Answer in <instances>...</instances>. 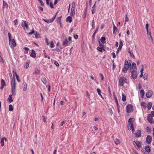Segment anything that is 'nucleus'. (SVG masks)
<instances>
[{"label": "nucleus", "mask_w": 154, "mask_h": 154, "mask_svg": "<svg viewBox=\"0 0 154 154\" xmlns=\"http://www.w3.org/2000/svg\"><path fill=\"white\" fill-rule=\"evenodd\" d=\"M8 36L9 37V44L11 48H13L16 46V43L14 39H12V37L11 34L10 32L8 33Z\"/></svg>", "instance_id": "nucleus-1"}, {"label": "nucleus", "mask_w": 154, "mask_h": 154, "mask_svg": "<svg viewBox=\"0 0 154 154\" xmlns=\"http://www.w3.org/2000/svg\"><path fill=\"white\" fill-rule=\"evenodd\" d=\"M119 85L120 86H123L125 83H128L127 79L124 76L119 77Z\"/></svg>", "instance_id": "nucleus-2"}, {"label": "nucleus", "mask_w": 154, "mask_h": 154, "mask_svg": "<svg viewBox=\"0 0 154 154\" xmlns=\"http://www.w3.org/2000/svg\"><path fill=\"white\" fill-rule=\"evenodd\" d=\"M129 67L128 62L127 60H125L124 63V66L122 69V71L126 73L128 70Z\"/></svg>", "instance_id": "nucleus-3"}, {"label": "nucleus", "mask_w": 154, "mask_h": 154, "mask_svg": "<svg viewBox=\"0 0 154 154\" xmlns=\"http://www.w3.org/2000/svg\"><path fill=\"white\" fill-rule=\"evenodd\" d=\"M75 2H73L72 3V7L71 9V11L70 13V15L71 16L73 17L75 15Z\"/></svg>", "instance_id": "nucleus-4"}, {"label": "nucleus", "mask_w": 154, "mask_h": 154, "mask_svg": "<svg viewBox=\"0 0 154 154\" xmlns=\"http://www.w3.org/2000/svg\"><path fill=\"white\" fill-rule=\"evenodd\" d=\"M133 143L134 146L137 149H139L141 147V144L140 142L138 141H134Z\"/></svg>", "instance_id": "nucleus-5"}, {"label": "nucleus", "mask_w": 154, "mask_h": 154, "mask_svg": "<svg viewBox=\"0 0 154 154\" xmlns=\"http://www.w3.org/2000/svg\"><path fill=\"white\" fill-rule=\"evenodd\" d=\"M126 108L127 112L128 113H131L133 111V107L131 104L128 105Z\"/></svg>", "instance_id": "nucleus-6"}, {"label": "nucleus", "mask_w": 154, "mask_h": 154, "mask_svg": "<svg viewBox=\"0 0 154 154\" xmlns=\"http://www.w3.org/2000/svg\"><path fill=\"white\" fill-rule=\"evenodd\" d=\"M131 75L132 78L134 79H136L137 78V72L136 71H131Z\"/></svg>", "instance_id": "nucleus-7"}, {"label": "nucleus", "mask_w": 154, "mask_h": 154, "mask_svg": "<svg viewBox=\"0 0 154 154\" xmlns=\"http://www.w3.org/2000/svg\"><path fill=\"white\" fill-rule=\"evenodd\" d=\"M147 119L149 123L151 124L152 123V117L151 114H149L148 115Z\"/></svg>", "instance_id": "nucleus-8"}, {"label": "nucleus", "mask_w": 154, "mask_h": 154, "mask_svg": "<svg viewBox=\"0 0 154 154\" xmlns=\"http://www.w3.org/2000/svg\"><path fill=\"white\" fill-rule=\"evenodd\" d=\"M128 129L130 130H131L132 132L134 131V126L133 124L131 123H128Z\"/></svg>", "instance_id": "nucleus-9"}, {"label": "nucleus", "mask_w": 154, "mask_h": 154, "mask_svg": "<svg viewBox=\"0 0 154 154\" xmlns=\"http://www.w3.org/2000/svg\"><path fill=\"white\" fill-rule=\"evenodd\" d=\"M70 43L68 42L67 39H66L63 41V45L66 47L69 45Z\"/></svg>", "instance_id": "nucleus-10"}, {"label": "nucleus", "mask_w": 154, "mask_h": 154, "mask_svg": "<svg viewBox=\"0 0 154 154\" xmlns=\"http://www.w3.org/2000/svg\"><path fill=\"white\" fill-rule=\"evenodd\" d=\"M153 94V92L151 90H149L148 91H147L146 94V97L148 98H149L151 97L152 96Z\"/></svg>", "instance_id": "nucleus-11"}, {"label": "nucleus", "mask_w": 154, "mask_h": 154, "mask_svg": "<svg viewBox=\"0 0 154 154\" xmlns=\"http://www.w3.org/2000/svg\"><path fill=\"white\" fill-rule=\"evenodd\" d=\"M152 137L149 135H148L147 136L146 138V142L148 144H149L151 143L152 141Z\"/></svg>", "instance_id": "nucleus-12"}, {"label": "nucleus", "mask_w": 154, "mask_h": 154, "mask_svg": "<svg viewBox=\"0 0 154 154\" xmlns=\"http://www.w3.org/2000/svg\"><path fill=\"white\" fill-rule=\"evenodd\" d=\"M131 71L137 70L136 64L134 63H133L132 64V66L130 69Z\"/></svg>", "instance_id": "nucleus-13"}, {"label": "nucleus", "mask_w": 154, "mask_h": 154, "mask_svg": "<svg viewBox=\"0 0 154 154\" xmlns=\"http://www.w3.org/2000/svg\"><path fill=\"white\" fill-rule=\"evenodd\" d=\"M135 135L137 137H140L141 136V131L140 130H137L135 134Z\"/></svg>", "instance_id": "nucleus-14"}, {"label": "nucleus", "mask_w": 154, "mask_h": 154, "mask_svg": "<svg viewBox=\"0 0 154 154\" xmlns=\"http://www.w3.org/2000/svg\"><path fill=\"white\" fill-rule=\"evenodd\" d=\"M21 25L24 28L26 27V29H28V25L27 24L25 20H23V21L21 24Z\"/></svg>", "instance_id": "nucleus-15"}, {"label": "nucleus", "mask_w": 154, "mask_h": 154, "mask_svg": "<svg viewBox=\"0 0 154 154\" xmlns=\"http://www.w3.org/2000/svg\"><path fill=\"white\" fill-rule=\"evenodd\" d=\"M8 8V5L7 3L5 2L4 1H3V11H4L5 9V8Z\"/></svg>", "instance_id": "nucleus-16"}, {"label": "nucleus", "mask_w": 154, "mask_h": 154, "mask_svg": "<svg viewBox=\"0 0 154 154\" xmlns=\"http://www.w3.org/2000/svg\"><path fill=\"white\" fill-rule=\"evenodd\" d=\"M11 88H13L16 89V84L15 79H14L13 80H12L11 81Z\"/></svg>", "instance_id": "nucleus-17"}, {"label": "nucleus", "mask_w": 154, "mask_h": 154, "mask_svg": "<svg viewBox=\"0 0 154 154\" xmlns=\"http://www.w3.org/2000/svg\"><path fill=\"white\" fill-rule=\"evenodd\" d=\"M96 2H95V3L94 4L92 8L91 13L92 14H94L96 11V6L95 4Z\"/></svg>", "instance_id": "nucleus-18"}, {"label": "nucleus", "mask_w": 154, "mask_h": 154, "mask_svg": "<svg viewBox=\"0 0 154 154\" xmlns=\"http://www.w3.org/2000/svg\"><path fill=\"white\" fill-rule=\"evenodd\" d=\"M23 91H26L27 89V85L26 83L24 82L23 85Z\"/></svg>", "instance_id": "nucleus-19"}, {"label": "nucleus", "mask_w": 154, "mask_h": 154, "mask_svg": "<svg viewBox=\"0 0 154 154\" xmlns=\"http://www.w3.org/2000/svg\"><path fill=\"white\" fill-rule=\"evenodd\" d=\"M32 51L31 54H30V56L32 57L35 58L36 57V54L35 52V51L33 50H32Z\"/></svg>", "instance_id": "nucleus-20"}, {"label": "nucleus", "mask_w": 154, "mask_h": 154, "mask_svg": "<svg viewBox=\"0 0 154 154\" xmlns=\"http://www.w3.org/2000/svg\"><path fill=\"white\" fill-rule=\"evenodd\" d=\"M12 95L11 94H10L8 97V103H10L13 102V100L12 98Z\"/></svg>", "instance_id": "nucleus-21"}, {"label": "nucleus", "mask_w": 154, "mask_h": 154, "mask_svg": "<svg viewBox=\"0 0 154 154\" xmlns=\"http://www.w3.org/2000/svg\"><path fill=\"white\" fill-rule=\"evenodd\" d=\"M5 140L6 141H7V139L5 137L3 138L1 140L0 143L2 146H3L4 145V140Z\"/></svg>", "instance_id": "nucleus-22"}, {"label": "nucleus", "mask_w": 154, "mask_h": 154, "mask_svg": "<svg viewBox=\"0 0 154 154\" xmlns=\"http://www.w3.org/2000/svg\"><path fill=\"white\" fill-rule=\"evenodd\" d=\"M144 94V92L143 90L140 91V96L141 98H143Z\"/></svg>", "instance_id": "nucleus-23"}, {"label": "nucleus", "mask_w": 154, "mask_h": 154, "mask_svg": "<svg viewBox=\"0 0 154 154\" xmlns=\"http://www.w3.org/2000/svg\"><path fill=\"white\" fill-rule=\"evenodd\" d=\"M72 17L70 16H69L67 18L66 20L67 22H68L69 23H71L72 21Z\"/></svg>", "instance_id": "nucleus-24"}, {"label": "nucleus", "mask_w": 154, "mask_h": 154, "mask_svg": "<svg viewBox=\"0 0 154 154\" xmlns=\"http://www.w3.org/2000/svg\"><path fill=\"white\" fill-rule=\"evenodd\" d=\"M41 80L44 84L46 85L47 83L46 79L45 77H43L42 78Z\"/></svg>", "instance_id": "nucleus-25"}, {"label": "nucleus", "mask_w": 154, "mask_h": 154, "mask_svg": "<svg viewBox=\"0 0 154 154\" xmlns=\"http://www.w3.org/2000/svg\"><path fill=\"white\" fill-rule=\"evenodd\" d=\"M122 46H123V42L121 40H120V42H119V46L118 48L119 50H121V49H122Z\"/></svg>", "instance_id": "nucleus-26"}, {"label": "nucleus", "mask_w": 154, "mask_h": 154, "mask_svg": "<svg viewBox=\"0 0 154 154\" xmlns=\"http://www.w3.org/2000/svg\"><path fill=\"white\" fill-rule=\"evenodd\" d=\"M145 149L146 151L148 152H150V148L149 146H146L145 148Z\"/></svg>", "instance_id": "nucleus-27"}, {"label": "nucleus", "mask_w": 154, "mask_h": 154, "mask_svg": "<svg viewBox=\"0 0 154 154\" xmlns=\"http://www.w3.org/2000/svg\"><path fill=\"white\" fill-rule=\"evenodd\" d=\"M97 91L99 95L101 97V98L103 99V97L102 95L101 94V92L100 90L99 89L97 88Z\"/></svg>", "instance_id": "nucleus-28"}, {"label": "nucleus", "mask_w": 154, "mask_h": 154, "mask_svg": "<svg viewBox=\"0 0 154 154\" xmlns=\"http://www.w3.org/2000/svg\"><path fill=\"white\" fill-rule=\"evenodd\" d=\"M113 33L114 34H116L119 32L118 29L116 27V29H113Z\"/></svg>", "instance_id": "nucleus-29"}, {"label": "nucleus", "mask_w": 154, "mask_h": 154, "mask_svg": "<svg viewBox=\"0 0 154 154\" xmlns=\"http://www.w3.org/2000/svg\"><path fill=\"white\" fill-rule=\"evenodd\" d=\"M128 50L129 51H128V52L129 53L130 56L131 57H132L133 58H134L135 57V56L134 55L133 53L132 52H131L130 51V48Z\"/></svg>", "instance_id": "nucleus-30"}, {"label": "nucleus", "mask_w": 154, "mask_h": 154, "mask_svg": "<svg viewBox=\"0 0 154 154\" xmlns=\"http://www.w3.org/2000/svg\"><path fill=\"white\" fill-rule=\"evenodd\" d=\"M152 106V102H149L147 106V108L149 110L150 109Z\"/></svg>", "instance_id": "nucleus-31"}, {"label": "nucleus", "mask_w": 154, "mask_h": 154, "mask_svg": "<svg viewBox=\"0 0 154 154\" xmlns=\"http://www.w3.org/2000/svg\"><path fill=\"white\" fill-rule=\"evenodd\" d=\"M122 100L123 101H125L126 100V97L125 95L124 94H122Z\"/></svg>", "instance_id": "nucleus-32"}, {"label": "nucleus", "mask_w": 154, "mask_h": 154, "mask_svg": "<svg viewBox=\"0 0 154 154\" xmlns=\"http://www.w3.org/2000/svg\"><path fill=\"white\" fill-rule=\"evenodd\" d=\"M146 103L145 102H143L140 103V105L141 106H143L145 109L146 108Z\"/></svg>", "instance_id": "nucleus-33"}, {"label": "nucleus", "mask_w": 154, "mask_h": 154, "mask_svg": "<svg viewBox=\"0 0 154 154\" xmlns=\"http://www.w3.org/2000/svg\"><path fill=\"white\" fill-rule=\"evenodd\" d=\"M105 40L106 38L104 37H101L100 39L101 41L103 44H104L105 43Z\"/></svg>", "instance_id": "nucleus-34"}, {"label": "nucleus", "mask_w": 154, "mask_h": 154, "mask_svg": "<svg viewBox=\"0 0 154 154\" xmlns=\"http://www.w3.org/2000/svg\"><path fill=\"white\" fill-rule=\"evenodd\" d=\"M97 49L98 50V51L102 52L103 50L104 51L105 50L104 48H103L99 47H97Z\"/></svg>", "instance_id": "nucleus-35"}, {"label": "nucleus", "mask_w": 154, "mask_h": 154, "mask_svg": "<svg viewBox=\"0 0 154 154\" xmlns=\"http://www.w3.org/2000/svg\"><path fill=\"white\" fill-rule=\"evenodd\" d=\"M13 107L11 104H10L9 106V109L10 111H12L13 110Z\"/></svg>", "instance_id": "nucleus-36"}, {"label": "nucleus", "mask_w": 154, "mask_h": 154, "mask_svg": "<svg viewBox=\"0 0 154 154\" xmlns=\"http://www.w3.org/2000/svg\"><path fill=\"white\" fill-rule=\"evenodd\" d=\"M1 85L5 86L6 85V83L5 80L3 79H2L1 80Z\"/></svg>", "instance_id": "nucleus-37"}, {"label": "nucleus", "mask_w": 154, "mask_h": 154, "mask_svg": "<svg viewBox=\"0 0 154 154\" xmlns=\"http://www.w3.org/2000/svg\"><path fill=\"white\" fill-rule=\"evenodd\" d=\"M16 91V89H14L13 88H11V91L12 92V95H16V93H15Z\"/></svg>", "instance_id": "nucleus-38"}, {"label": "nucleus", "mask_w": 154, "mask_h": 154, "mask_svg": "<svg viewBox=\"0 0 154 154\" xmlns=\"http://www.w3.org/2000/svg\"><path fill=\"white\" fill-rule=\"evenodd\" d=\"M143 67L141 69H140V72L141 74L140 75V77H142L143 76Z\"/></svg>", "instance_id": "nucleus-39"}, {"label": "nucleus", "mask_w": 154, "mask_h": 154, "mask_svg": "<svg viewBox=\"0 0 154 154\" xmlns=\"http://www.w3.org/2000/svg\"><path fill=\"white\" fill-rule=\"evenodd\" d=\"M15 76H16V79H17V81L18 82H20V80L19 79V77L18 76V75H17V73L16 72H15Z\"/></svg>", "instance_id": "nucleus-40"}, {"label": "nucleus", "mask_w": 154, "mask_h": 154, "mask_svg": "<svg viewBox=\"0 0 154 154\" xmlns=\"http://www.w3.org/2000/svg\"><path fill=\"white\" fill-rule=\"evenodd\" d=\"M97 31H98V29H97V28L96 29L95 31L94 32V33H93V35L92 38H93V39L94 40V39L95 35L96 34L97 32Z\"/></svg>", "instance_id": "nucleus-41"}, {"label": "nucleus", "mask_w": 154, "mask_h": 154, "mask_svg": "<svg viewBox=\"0 0 154 154\" xmlns=\"http://www.w3.org/2000/svg\"><path fill=\"white\" fill-rule=\"evenodd\" d=\"M50 46L51 48H53L54 46V45L53 43V41H51L50 42Z\"/></svg>", "instance_id": "nucleus-42"}, {"label": "nucleus", "mask_w": 154, "mask_h": 154, "mask_svg": "<svg viewBox=\"0 0 154 154\" xmlns=\"http://www.w3.org/2000/svg\"><path fill=\"white\" fill-rule=\"evenodd\" d=\"M114 141L115 143L116 144H118L120 143L119 140L117 138L115 139V140H114Z\"/></svg>", "instance_id": "nucleus-43"}, {"label": "nucleus", "mask_w": 154, "mask_h": 154, "mask_svg": "<svg viewBox=\"0 0 154 154\" xmlns=\"http://www.w3.org/2000/svg\"><path fill=\"white\" fill-rule=\"evenodd\" d=\"M29 62L27 61L26 63V64L25 65V67L26 69H27L29 66Z\"/></svg>", "instance_id": "nucleus-44"}, {"label": "nucleus", "mask_w": 154, "mask_h": 154, "mask_svg": "<svg viewBox=\"0 0 154 154\" xmlns=\"http://www.w3.org/2000/svg\"><path fill=\"white\" fill-rule=\"evenodd\" d=\"M35 37L36 38H38L40 37V35L37 32H36L35 34Z\"/></svg>", "instance_id": "nucleus-45"}, {"label": "nucleus", "mask_w": 154, "mask_h": 154, "mask_svg": "<svg viewBox=\"0 0 154 154\" xmlns=\"http://www.w3.org/2000/svg\"><path fill=\"white\" fill-rule=\"evenodd\" d=\"M56 17V15L54 16V17L51 19L50 20V22L51 23H52L54 20L55 19V18Z\"/></svg>", "instance_id": "nucleus-46"}, {"label": "nucleus", "mask_w": 154, "mask_h": 154, "mask_svg": "<svg viewBox=\"0 0 154 154\" xmlns=\"http://www.w3.org/2000/svg\"><path fill=\"white\" fill-rule=\"evenodd\" d=\"M24 49L26 50V53L24 52L25 54H26L28 53V51H29V49L28 48L25 47L24 48Z\"/></svg>", "instance_id": "nucleus-47"}, {"label": "nucleus", "mask_w": 154, "mask_h": 154, "mask_svg": "<svg viewBox=\"0 0 154 154\" xmlns=\"http://www.w3.org/2000/svg\"><path fill=\"white\" fill-rule=\"evenodd\" d=\"M92 27L93 29H94L95 27V22L94 20L92 21Z\"/></svg>", "instance_id": "nucleus-48"}, {"label": "nucleus", "mask_w": 154, "mask_h": 154, "mask_svg": "<svg viewBox=\"0 0 154 154\" xmlns=\"http://www.w3.org/2000/svg\"><path fill=\"white\" fill-rule=\"evenodd\" d=\"M129 20V19L127 15L126 14L125 16V23L126 22L128 21Z\"/></svg>", "instance_id": "nucleus-49"}, {"label": "nucleus", "mask_w": 154, "mask_h": 154, "mask_svg": "<svg viewBox=\"0 0 154 154\" xmlns=\"http://www.w3.org/2000/svg\"><path fill=\"white\" fill-rule=\"evenodd\" d=\"M143 79L145 80H146L147 79V75L144 74L143 76Z\"/></svg>", "instance_id": "nucleus-50"}, {"label": "nucleus", "mask_w": 154, "mask_h": 154, "mask_svg": "<svg viewBox=\"0 0 154 154\" xmlns=\"http://www.w3.org/2000/svg\"><path fill=\"white\" fill-rule=\"evenodd\" d=\"M149 26V24L148 23L146 24V31H147V34H148V27Z\"/></svg>", "instance_id": "nucleus-51"}, {"label": "nucleus", "mask_w": 154, "mask_h": 154, "mask_svg": "<svg viewBox=\"0 0 154 154\" xmlns=\"http://www.w3.org/2000/svg\"><path fill=\"white\" fill-rule=\"evenodd\" d=\"M111 54L112 55V57L113 58H115L116 57V56L115 53L112 52Z\"/></svg>", "instance_id": "nucleus-52"}, {"label": "nucleus", "mask_w": 154, "mask_h": 154, "mask_svg": "<svg viewBox=\"0 0 154 154\" xmlns=\"http://www.w3.org/2000/svg\"><path fill=\"white\" fill-rule=\"evenodd\" d=\"M44 20L45 22H47L48 23H51L50 22V20H45V19H43Z\"/></svg>", "instance_id": "nucleus-53"}, {"label": "nucleus", "mask_w": 154, "mask_h": 154, "mask_svg": "<svg viewBox=\"0 0 154 154\" xmlns=\"http://www.w3.org/2000/svg\"><path fill=\"white\" fill-rule=\"evenodd\" d=\"M54 64L57 66H59V64L56 61H55L54 62Z\"/></svg>", "instance_id": "nucleus-54"}, {"label": "nucleus", "mask_w": 154, "mask_h": 154, "mask_svg": "<svg viewBox=\"0 0 154 154\" xmlns=\"http://www.w3.org/2000/svg\"><path fill=\"white\" fill-rule=\"evenodd\" d=\"M99 46H100V47H99L103 48V45L101 43H100V41H99Z\"/></svg>", "instance_id": "nucleus-55"}, {"label": "nucleus", "mask_w": 154, "mask_h": 154, "mask_svg": "<svg viewBox=\"0 0 154 154\" xmlns=\"http://www.w3.org/2000/svg\"><path fill=\"white\" fill-rule=\"evenodd\" d=\"M39 70L38 69H36L35 72V73L37 74H38L39 73Z\"/></svg>", "instance_id": "nucleus-56"}, {"label": "nucleus", "mask_w": 154, "mask_h": 154, "mask_svg": "<svg viewBox=\"0 0 154 154\" xmlns=\"http://www.w3.org/2000/svg\"><path fill=\"white\" fill-rule=\"evenodd\" d=\"M53 50H55L58 52H60V50L58 48H56L55 49H53Z\"/></svg>", "instance_id": "nucleus-57"}, {"label": "nucleus", "mask_w": 154, "mask_h": 154, "mask_svg": "<svg viewBox=\"0 0 154 154\" xmlns=\"http://www.w3.org/2000/svg\"><path fill=\"white\" fill-rule=\"evenodd\" d=\"M100 75L101 76V79L102 80H103L104 79V76H103V74H102V73H100Z\"/></svg>", "instance_id": "nucleus-58"}, {"label": "nucleus", "mask_w": 154, "mask_h": 154, "mask_svg": "<svg viewBox=\"0 0 154 154\" xmlns=\"http://www.w3.org/2000/svg\"><path fill=\"white\" fill-rule=\"evenodd\" d=\"M0 62H4V60L3 59L2 57L0 55Z\"/></svg>", "instance_id": "nucleus-59"}, {"label": "nucleus", "mask_w": 154, "mask_h": 154, "mask_svg": "<svg viewBox=\"0 0 154 154\" xmlns=\"http://www.w3.org/2000/svg\"><path fill=\"white\" fill-rule=\"evenodd\" d=\"M109 110L110 111V114L111 115H112L113 114V112L112 110V109L111 108L109 109Z\"/></svg>", "instance_id": "nucleus-60"}, {"label": "nucleus", "mask_w": 154, "mask_h": 154, "mask_svg": "<svg viewBox=\"0 0 154 154\" xmlns=\"http://www.w3.org/2000/svg\"><path fill=\"white\" fill-rule=\"evenodd\" d=\"M45 41L47 45H49L50 44L48 42V39L46 38L45 39Z\"/></svg>", "instance_id": "nucleus-61"}, {"label": "nucleus", "mask_w": 154, "mask_h": 154, "mask_svg": "<svg viewBox=\"0 0 154 154\" xmlns=\"http://www.w3.org/2000/svg\"><path fill=\"white\" fill-rule=\"evenodd\" d=\"M38 1L40 3H41V5H42V6H43L44 5V3L42 1V0H38Z\"/></svg>", "instance_id": "nucleus-62"}, {"label": "nucleus", "mask_w": 154, "mask_h": 154, "mask_svg": "<svg viewBox=\"0 0 154 154\" xmlns=\"http://www.w3.org/2000/svg\"><path fill=\"white\" fill-rule=\"evenodd\" d=\"M73 37L75 39H77L78 38V36L77 35H74Z\"/></svg>", "instance_id": "nucleus-63"}, {"label": "nucleus", "mask_w": 154, "mask_h": 154, "mask_svg": "<svg viewBox=\"0 0 154 154\" xmlns=\"http://www.w3.org/2000/svg\"><path fill=\"white\" fill-rule=\"evenodd\" d=\"M34 31L33 30L31 32H29V35H31L32 34L34 33Z\"/></svg>", "instance_id": "nucleus-64"}]
</instances>
